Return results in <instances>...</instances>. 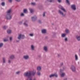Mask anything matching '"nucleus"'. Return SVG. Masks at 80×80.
I'll use <instances>...</instances> for the list:
<instances>
[{"instance_id": "obj_55", "label": "nucleus", "mask_w": 80, "mask_h": 80, "mask_svg": "<svg viewBox=\"0 0 80 80\" xmlns=\"http://www.w3.org/2000/svg\"><path fill=\"white\" fill-rule=\"evenodd\" d=\"M58 57H60V54H58Z\"/></svg>"}, {"instance_id": "obj_38", "label": "nucleus", "mask_w": 80, "mask_h": 80, "mask_svg": "<svg viewBox=\"0 0 80 80\" xmlns=\"http://www.w3.org/2000/svg\"><path fill=\"white\" fill-rule=\"evenodd\" d=\"M65 32L67 33H68V32H69V31L68 29H66L65 30Z\"/></svg>"}, {"instance_id": "obj_52", "label": "nucleus", "mask_w": 80, "mask_h": 80, "mask_svg": "<svg viewBox=\"0 0 80 80\" xmlns=\"http://www.w3.org/2000/svg\"><path fill=\"white\" fill-rule=\"evenodd\" d=\"M63 80H67V78H65L63 79Z\"/></svg>"}, {"instance_id": "obj_33", "label": "nucleus", "mask_w": 80, "mask_h": 80, "mask_svg": "<svg viewBox=\"0 0 80 80\" xmlns=\"http://www.w3.org/2000/svg\"><path fill=\"white\" fill-rule=\"evenodd\" d=\"M64 41H65V42H67V41H68V38H64Z\"/></svg>"}, {"instance_id": "obj_15", "label": "nucleus", "mask_w": 80, "mask_h": 80, "mask_svg": "<svg viewBox=\"0 0 80 80\" xmlns=\"http://www.w3.org/2000/svg\"><path fill=\"white\" fill-rule=\"evenodd\" d=\"M76 39H77V40H78V41H80V36H77L76 37Z\"/></svg>"}, {"instance_id": "obj_8", "label": "nucleus", "mask_w": 80, "mask_h": 80, "mask_svg": "<svg viewBox=\"0 0 80 80\" xmlns=\"http://www.w3.org/2000/svg\"><path fill=\"white\" fill-rule=\"evenodd\" d=\"M29 58V56L28 55H24L23 57V58L25 60H27Z\"/></svg>"}, {"instance_id": "obj_53", "label": "nucleus", "mask_w": 80, "mask_h": 80, "mask_svg": "<svg viewBox=\"0 0 80 80\" xmlns=\"http://www.w3.org/2000/svg\"><path fill=\"white\" fill-rule=\"evenodd\" d=\"M16 41L17 43H18V42H19V40H16Z\"/></svg>"}, {"instance_id": "obj_43", "label": "nucleus", "mask_w": 80, "mask_h": 80, "mask_svg": "<svg viewBox=\"0 0 80 80\" xmlns=\"http://www.w3.org/2000/svg\"><path fill=\"white\" fill-rule=\"evenodd\" d=\"M38 22L39 23H42V21L40 20H38Z\"/></svg>"}, {"instance_id": "obj_37", "label": "nucleus", "mask_w": 80, "mask_h": 80, "mask_svg": "<svg viewBox=\"0 0 80 80\" xmlns=\"http://www.w3.org/2000/svg\"><path fill=\"white\" fill-rule=\"evenodd\" d=\"M63 62H61L60 63V67H62V66H63Z\"/></svg>"}, {"instance_id": "obj_32", "label": "nucleus", "mask_w": 80, "mask_h": 80, "mask_svg": "<svg viewBox=\"0 0 80 80\" xmlns=\"http://www.w3.org/2000/svg\"><path fill=\"white\" fill-rule=\"evenodd\" d=\"M50 78H51V77H54L53 76V74H52L49 76Z\"/></svg>"}, {"instance_id": "obj_40", "label": "nucleus", "mask_w": 80, "mask_h": 80, "mask_svg": "<svg viewBox=\"0 0 80 80\" xmlns=\"http://www.w3.org/2000/svg\"><path fill=\"white\" fill-rule=\"evenodd\" d=\"M23 21H22L21 22H19V25H22V22H23Z\"/></svg>"}, {"instance_id": "obj_28", "label": "nucleus", "mask_w": 80, "mask_h": 80, "mask_svg": "<svg viewBox=\"0 0 80 80\" xmlns=\"http://www.w3.org/2000/svg\"><path fill=\"white\" fill-rule=\"evenodd\" d=\"M31 4L32 5H33V6H34V5H36V3L34 2H32L31 3Z\"/></svg>"}, {"instance_id": "obj_23", "label": "nucleus", "mask_w": 80, "mask_h": 80, "mask_svg": "<svg viewBox=\"0 0 80 80\" xmlns=\"http://www.w3.org/2000/svg\"><path fill=\"white\" fill-rule=\"evenodd\" d=\"M29 10L30 11V13H32L33 12V10L31 8L29 9Z\"/></svg>"}, {"instance_id": "obj_49", "label": "nucleus", "mask_w": 80, "mask_h": 80, "mask_svg": "<svg viewBox=\"0 0 80 80\" xmlns=\"http://www.w3.org/2000/svg\"><path fill=\"white\" fill-rule=\"evenodd\" d=\"M16 74H19L20 73V72L19 71H18L16 72Z\"/></svg>"}, {"instance_id": "obj_6", "label": "nucleus", "mask_w": 80, "mask_h": 80, "mask_svg": "<svg viewBox=\"0 0 80 80\" xmlns=\"http://www.w3.org/2000/svg\"><path fill=\"white\" fill-rule=\"evenodd\" d=\"M71 8L73 10H76V6H75V4L72 5Z\"/></svg>"}, {"instance_id": "obj_26", "label": "nucleus", "mask_w": 80, "mask_h": 80, "mask_svg": "<svg viewBox=\"0 0 80 80\" xmlns=\"http://www.w3.org/2000/svg\"><path fill=\"white\" fill-rule=\"evenodd\" d=\"M38 58H42V56H41V55H39L38 56Z\"/></svg>"}, {"instance_id": "obj_56", "label": "nucleus", "mask_w": 80, "mask_h": 80, "mask_svg": "<svg viewBox=\"0 0 80 80\" xmlns=\"http://www.w3.org/2000/svg\"><path fill=\"white\" fill-rule=\"evenodd\" d=\"M62 68H63V70H65V67H63Z\"/></svg>"}, {"instance_id": "obj_47", "label": "nucleus", "mask_w": 80, "mask_h": 80, "mask_svg": "<svg viewBox=\"0 0 80 80\" xmlns=\"http://www.w3.org/2000/svg\"><path fill=\"white\" fill-rule=\"evenodd\" d=\"M47 1H48V2H52V1H53V0H47Z\"/></svg>"}, {"instance_id": "obj_18", "label": "nucleus", "mask_w": 80, "mask_h": 80, "mask_svg": "<svg viewBox=\"0 0 80 80\" xmlns=\"http://www.w3.org/2000/svg\"><path fill=\"white\" fill-rule=\"evenodd\" d=\"M11 30L10 29H8L7 31V33H8V34H11Z\"/></svg>"}, {"instance_id": "obj_19", "label": "nucleus", "mask_w": 80, "mask_h": 80, "mask_svg": "<svg viewBox=\"0 0 80 80\" xmlns=\"http://www.w3.org/2000/svg\"><path fill=\"white\" fill-rule=\"evenodd\" d=\"M65 72H62L60 75L62 77H63L65 76Z\"/></svg>"}, {"instance_id": "obj_30", "label": "nucleus", "mask_w": 80, "mask_h": 80, "mask_svg": "<svg viewBox=\"0 0 80 80\" xmlns=\"http://www.w3.org/2000/svg\"><path fill=\"white\" fill-rule=\"evenodd\" d=\"M39 8H40V9H42L43 8V6L41 5H40L39 7Z\"/></svg>"}, {"instance_id": "obj_27", "label": "nucleus", "mask_w": 80, "mask_h": 80, "mask_svg": "<svg viewBox=\"0 0 80 80\" xmlns=\"http://www.w3.org/2000/svg\"><path fill=\"white\" fill-rule=\"evenodd\" d=\"M2 61L3 63H5V58H2Z\"/></svg>"}, {"instance_id": "obj_39", "label": "nucleus", "mask_w": 80, "mask_h": 80, "mask_svg": "<svg viewBox=\"0 0 80 80\" xmlns=\"http://www.w3.org/2000/svg\"><path fill=\"white\" fill-rule=\"evenodd\" d=\"M29 35L31 37H33V34L32 33L29 34Z\"/></svg>"}, {"instance_id": "obj_10", "label": "nucleus", "mask_w": 80, "mask_h": 80, "mask_svg": "<svg viewBox=\"0 0 80 80\" xmlns=\"http://www.w3.org/2000/svg\"><path fill=\"white\" fill-rule=\"evenodd\" d=\"M59 8H60V9H61V10H63V12H66V10H65V9L63 7L61 6L60 7H59Z\"/></svg>"}, {"instance_id": "obj_20", "label": "nucleus", "mask_w": 80, "mask_h": 80, "mask_svg": "<svg viewBox=\"0 0 80 80\" xmlns=\"http://www.w3.org/2000/svg\"><path fill=\"white\" fill-rule=\"evenodd\" d=\"M74 57L75 58V60H77L78 59V56H77V55L76 54L75 55Z\"/></svg>"}, {"instance_id": "obj_54", "label": "nucleus", "mask_w": 80, "mask_h": 80, "mask_svg": "<svg viewBox=\"0 0 80 80\" xmlns=\"http://www.w3.org/2000/svg\"><path fill=\"white\" fill-rule=\"evenodd\" d=\"M11 62V61H10V60H9L8 61V63H10Z\"/></svg>"}, {"instance_id": "obj_31", "label": "nucleus", "mask_w": 80, "mask_h": 80, "mask_svg": "<svg viewBox=\"0 0 80 80\" xmlns=\"http://www.w3.org/2000/svg\"><path fill=\"white\" fill-rule=\"evenodd\" d=\"M37 74L38 76H40V72L38 71L37 73Z\"/></svg>"}, {"instance_id": "obj_5", "label": "nucleus", "mask_w": 80, "mask_h": 80, "mask_svg": "<svg viewBox=\"0 0 80 80\" xmlns=\"http://www.w3.org/2000/svg\"><path fill=\"white\" fill-rule=\"evenodd\" d=\"M37 17L36 16H33L31 18V20L32 22H35L37 20Z\"/></svg>"}, {"instance_id": "obj_51", "label": "nucleus", "mask_w": 80, "mask_h": 80, "mask_svg": "<svg viewBox=\"0 0 80 80\" xmlns=\"http://www.w3.org/2000/svg\"><path fill=\"white\" fill-rule=\"evenodd\" d=\"M21 0H16V1L18 2H20Z\"/></svg>"}, {"instance_id": "obj_45", "label": "nucleus", "mask_w": 80, "mask_h": 80, "mask_svg": "<svg viewBox=\"0 0 80 80\" xmlns=\"http://www.w3.org/2000/svg\"><path fill=\"white\" fill-rule=\"evenodd\" d=\"M9 40H10V41H12V37H9Z\"/></svg>"}, {"instance_id": "obj_7", "label": "nucleus", "mask_w": 80, "mask_h": 80, "mask_svg": "<svg viewBox=\"0 0 80 80\" xmlns=\"http://www.w3.org/2000/svg\"><path fill=\"white\" fill-rule=\"evenodd\" d=\"M41 32L42 33H44V34H45V33H47V31L45 29H43L42 30Z\"/></svg>"}, {"instance_id": "obj_46", "label": "nucleus", "mask_w": 80, "mask_h": 80, "mask_svg": "<svg viewBox=\"0 0 80 80\" xmlns=\"http://www.w3.org/2000/svg\"><path fill=\"white\" fill-rule=\"evenodd\" d=\"M45 13H46L45 12H43V14L42 15L43 17H45Z\"/></svg>"}, {"instance_id": "obj_3", "label": "nucleus", "mask_w": 80, "mask_h": 80, "mask_svg": "<svg viewBox=\"0 0 80 80\" xmlns=\"http://www.w3.org/2000/svg\"><path fill=\"white\" fill-rule=\"evenodd\" d=\"M25 35L20 34L18 35V38L19 40H20L21 38H22V39H24V38H25Z\"/></svg>"}, {"instance_id": "obj_59", "label": "nucleus", "mask_w": 80, "mask_h": 80, "mask_svg": "<svg viewBox=\"0 0 80 80\" xmlns=\"http://www.w3.org/2000/svg\"><path fill=\"white\" fill-rule=\"evenodd\" d=\"M0 73V74H2V72L1 73Z\"/></svg>"}, {"instance_id": "obj_44", "label": "nucleus", "mask_w": 80, "mask_h": 80, "mask_svg": "<svg viewBox=\"0 0 80 80\" xmlns=\"http://www.w3.org/2000/svg\"><path fill=\"white\" fill-rule=\"evenodd\" d=\"M57 1L59 3H61L62 2V0H57Z\"/></svg>"}, {"instance_id": "obj_14", "label": "nucleus", "mask_w": 80, "mask_h": 80, "mask_svg": "<svg viewBox=\"0 0 80 80\" xmlns=\"http://www.w3.org/2000/svg\"><path fill=\"white\" fill-rule=\"evenodd\" d=\"M53 33V35L52 36V38H55V36H56V33L53 32H52Z\"/></svg>"}, {"instance_id": "obj_21", "label": "nucleus", "mask_w": 80, "mask_h": 80, "mask_svg": "<svg viewBox=\"0 0 80 80\" xmlns=\"http://www.w3.org/2000/svg\"><path fill=\"white\" fill-rule=\"evenodd\" d=\"M65 36H66V34L65 33H62L61 35L62 37V38L65 37Z\"/></svg>"}, {"instance_id": "obj_17", "label": "nucleus", "mask_w": 80, "mask_h": 80, "mask_svg": "<svg viewBox=\"0 0 80 80\" xmlns=\"http://www.w3.org/2000/svg\"><path fill=\"white\" fill-rule=\"evenodd\" d=\"M54 77H56V78H57L58 77V75H57V73H54L53 74Z\"/></svg>"}, {"instance_id": "obj_57", "label": "nucleus", "mask_w": 80, "mask_h": 80, "mask_svg": "<svg viewBox=\"0 0 80 80\" xmlns=\"http://www.w3.org/2000/svg\"><path fill=\"white\" fill-rule=\"evenodd\" d=\"M35 1L36 2H38V0H35Z\"/></svg>"}, {"instance_id": "obj_4", "label": "nucleus", "mask_w": 80, "mask_h": 80, "mask_svg": "<svg viewBox=\"0 0 80 80\" xmlns=\"http://www.w3.org/2000/svg\"><path fill=\"white\" fill-rule=\"evenodd\" d=\"M58 12L59 13V14H60V15H62V17H65V15H66V14H63V13L60 10H58Z\"/></svg>"}, {"instance_id": "obj_11", "label": "nucleus", "mask_w": 80, "mask_h": 80, "mask_svg": "<svg viewBox=\"0 0 80 80\" xmlns=\"http://www.w3.org/2000/svg\"><path fill=\"white\" fill-rule=\"evenodd\" d=\"M23 13H28L27 9H24L23 10Z\"/></svg>"}, {"instance_id": "obj_16", "label": "nucleus", "mask_w": 80, "mask_h": 80, "mask_svg": "<svg viewBox=\"0 0 80 80\" xmlns=\"http://www.w3.org/2000/svg\"><path fill=\"white\" fill-rule=\"evenodd\" d=\"M31 49L32 50H34V48L33 45H31Z\"/></svg>"}, {"instance_id": "obj_2", "label": "nucleus", "mask_w": 80, "mask_h": 80, "mask_svg": "<svg viewBox=\"0 0 80 80\" xmlns=\"http://www.w3.org/2000/svg\"><path fill=\"white\" fill-rule=\"evenodd\" d=\"M71 70L73 72L76 73V68L74 65H72L70 68Z\"/></svg>"}, {"instance_id": "obj_29", "label": "nucleus", "mask_w": 80, "mask_h": 80, "mask_svg": "<svg viewBox=\"0 0 80 80\" xmlns=\"http://www.w3.org/2000/svg\"><path fill=\"white\" fill-rule=\"evenodd\" d=\"M7 28V27L6 26H4L2 27V28H3V29H5Z\"/></svg>"}, {"instance_id": "obj_35", "label": "nucleus", "mask_w": 80, "mask_h": 80, "mask_svg": "<svg viewBox=\"0 0 80 80\" xmlns=\"http://www.w3.org/2000/svg\"><path fill=\"white\" fill-rule=\"evenodd\" d=\"M11 12V9H9L8 10V11L7 13H10Z\"/></svg>"}, {"instance_id": "obj_12", "label": "nucleus", "mask_w": 80, "mask_h": 80, "mask_svg": "<svg viewBox=\"0 0 80 80\" xmlns=\"http://www.w3.org/2000/svg\"><path fill=\"white\" fill-rule=\"evenodd\" d=\"M41 69H42V68H41V67L40 66H38L37 67V69L38 71H40L41 70Z\"/></svg>"}, {"instance_id": "obj_25", "label": "nucleus", "mask_w": 80, "mask_h": 80, "mask_svg": "<svg viewBox=\"0 0 80 80\" xmlns=\"http://www.w3.org/2000/svg\"><path fill=\"white\" fill-rule=\"evenodd\" d=\"M3 42H8V40L7 39H4L3 40Z\"/></svg>"}, {"instance_id": "obj_13", "label": "nucleus", "mask_w": 80, "mask_h": 80, "mask_svg": "<svg viewBox=\"0 0 80 80\" xmlns=\"http://www.w3.org/2000/svg\"><path fill=\"white\" fill-rule=\"evenodd\" d=\"M27 21L26 20L24 23H23V25H25V26H26V27H28V24H27Z\"/></svg>"}, {"instance_id": "obj_48", "label": "nucleus", "mask_w": 80, "mask_h": 80, "mask_svg": "<svg viewBox=\"0 0 80 80\" xmlns=\"http://www.w3.org/2000/svg\"><path fill=\"white\" fill-rule=\"evenodd\" d=\"M9 2L10 3H12V0H8Z\"/></svg>"}, {"instance_id": "obj_36", "label": "nucleus", "mask_w": 80, "mask_h": 80, "mask_svg": "<svg viewBox=\"0 0 80 80\" xmlns=\"http://www.w3.org/2000/svg\"><path fill=\"white\" fill-rule=\"evenodd\" d=\"M66 3H67L68 4V5H70V3L69 2V1H68V0H66Z\"/></svg>"}, {"instance_id": "obj_22", "label": "nucleus", "mask_w": 80, "mask_h": 80, "mask_svg": "<svg viewBox=\"0 0 80 80\" xmlns=\"http://www.w3.org/2000/svg\"><path fill=\"white\" fill-rule=\"evenodd\" d=\"M10 58L11 59H13V58H14V55H12L10 57Z\"/></svg>"}, {"instance_id": "obj_50", "label": "nucleus", "mask_w": 80, "mask_h": 80, "mask_svg": "<svg viewBox=\"0 0 80 80\" xmlns=\"http://www.w3.org/2000/svg\"><path fill=\"white\" fill-rule=\"evenodd\" d=\"M48 36H46L45 37V39L46 40H47V39H48Z\"/></svg>"}, {"instance_id": "obj_9", "label": "nucleus", "mask_w": 80, "mask_h": 80, "mask_svg": "<svg viewBox=\"0 0 80 80\" xmlns=\"http://www.w3.org/2000/svg\"><path fill=\"white\" fill-rule=\"evenodd\" d=\"M43 50L46 52H48V48H47V46H45L44 47Z\"/></svg>"}, {"instance_id": "obj_1", "label": "nucleus", "mask_w": 80, "mask_h": 80, "mask_svg": "<svg viewBox=\"0 0 80 80\" xmlns=\"http://www.w3.org/2000/svg\"><path fill=\"white\" fill-rule=\"evenodd\" d=\"M5 18L6 20H10L12 18V16L10 15V14H7L5 16Z\"/></svg>"}, {"instance_id": "obj_41", "label": "nucleus", "mask_w": 80, "mask_h": 80, "mask_svg": "<svg viewBox=\"0 0 80 80\" xmlns=\"http://www.w3.org/2000/svg\"><path fill=\"white\" fill-rule=\"evenodd\" d=\"M20 15L21 16H25V15L23 13H21V14H20Z\"/></svg>"}, {"instance_id": "obj_60", "label": "nucleus", "mask_w": 80, "mask_h": 80, "mask_svg": "<svg viewBox=\"0 0 80 80\" xmlns=\"http://www.w3.org/2000/svg\"><path fill=\"white\" fill-rule=\"evenodd\" d=\"M2 1H3V0H1Z\"/></svg>"}, {"instance_id": "obj_42", "label": "nucleus", "mask_w": 80, "mask_h": 80, "mask_svg": "<svg viewBox=\"0 0 80 80\" xmlns=\"http://www.w3.org/2000/svg\"><path fill=\"white\" fill-rule=\"evenodd\" d=\"M63 71V70H62V69H60V73H62Z\"/></svg>"}, {"instance_id": "obj_58", "label": "nucleus", "mask_w": 80, "mask_h": 80, "mask_svg": "<svg viewBox=\"0 0 80 80\" xmlns=\"http://www.w3.org/2000/svg\"><path fill=\"white\" fill-rule=\"evenodd\" d=\"M52 25H54V24H53V23H52Z\"/></svg>"}, {"instance_id": "obj_34", "label": "nucleus", "mask_w": 80, "mask_h": 80, "mask_svg": "<svg viewBox=\"0 0 80 80\" xmlns=\"http://www.w3.org/2000/svg\"><path fill=\"white\" fill-rule=\"evenodd\" d=\"M1 4L2 6H5V2H2Z\"/></svg>"}, {"instance_id": "obj_24", "label": "nucleus", "mask_w": 80, "mask_h": 80, "mask_svg": "<svg viewBox=\"0 0 80 80\" xmlns=\"http://www.w3.org/2000/svg\"><path fill=\"white\" fill-rule=\"evenodd\" d=\"M3 45V43H0V48L2 47Z\"/></svg>"}]
</instances>
